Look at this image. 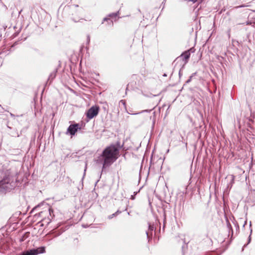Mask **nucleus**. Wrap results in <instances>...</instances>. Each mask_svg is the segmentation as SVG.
<instances>
[{"mask_svg":"<svg viewBox=\"0 0 255 255\" xmlns=\"http://www.w3.org/2000/svg\"><path fill=\"white\" fill-rule=\"evenodd\" d=\"M0 108L3 109L2 107H1V105H0Z\"/></svg>","mask_w":255,"mask_h":255,"instance_id":"obj_21","label":"nucleus"},{"mask_svg":"<svg viewBox=\"0 0 255 255\" xmlns=\"http://www.w3.org/2000/svg\"><path fill=\"white\" fill-rule=\"evenodd\" d=\"M119 13V12H116V13H111L109 15V16L110 17H116L118 13Z\"/></svg>","mask_w":255,"mask_h":255,"instance_id":"obj_9","label":"nucleus"},{"mask_svg":"<svg viewBox=\"0 0 255 255\" xmlns=\"http://www.w3.org/2000/svg\"><path fill=\"white\" fill-rule=\"evenodd\" d=\"M139 113H136V114H139Z\"/></svg>","mask_w":255,"mask_h":255,"instance_id":"obj_22","label":"nucleus"},{"mask_svg":"<svg viewBox=\"0 0 255 255\" xmlns=\"http://www.w3.org/2000/svg\"><path fill=\"white\" fill-rule=\"evenodd\" d=\"M22 11V10H21L19 12V14H20L21 12Z\"/></svg>","mask_w":255,"mask_h":255,"instance_id":"obj_19","label":"nucleus"},{"mask_svg":"<svg viewBox=\"0 0 255 255\" xmlns=\"http://www.w3.org/2000/svg\"><path fill=\"white\" fill-rule=\"evenodd\" d=\"M121 211H119V210H118L116 212H115V213L110 215L108 216V219H112L114 217L117 216L118 214H119V213H121Z\"/></svg>","mask_w":255,"mask_h":255,"instance_id":"obj_8","label":"nucleus"},{"mask_svg":"<svg viewBox=\"0 0 255 255\" xmlns=\"http://www.w3.org/2000/svg\"><path fill=\"white\" fill-rule=\"evenodd\" d=\"M12 187L10 171L9 170L0 171V192H3L9 190Z\"/></svg>","mask_w":255,"mask_h":255,"instance_id":"obj_2","label":"nucleus"},{"mask_svg":"<svg viewBox=\"0 0 255 255\" xmlns=\"http://www.w3.org/2000/svg\"><path fill=\"white\" fill-rule=\"evenodd\" d=\"M188 1H192L193 3H195L197 1V0H187Z\"/></svg>","mask_w":255,"mask_h":255,"instance_id":"obj_12","label":"nucleus"},{"mask_svg":"<svg viewBox=\"0 0 255 255\" xmlns=\"http://www.w3.org/2000/svg\"><path fill=\"white\" fill-rule=\"evenodd\" d=\"M131 199H134V197L132 196Z\"/></svg>","mask_w":255,"mask_h":255,"instance_id":"obj_18","label":"nucleus"},{"mask_svg":"<svg viewBox=\"0 0 255 255\" xmlns=\"http://www.w3.org/2000/svg\"><path fill=\"white\" fill-rule=\"evenodd\" d=\"M99 112V107L98 106H92L87 112V117L89 119H92L98 114Z\"/></svg>","mask_w":255,"mask_h":255,"instance_id":"obj_4","label":"nucleus"},{"mask_svg":"<svg viewBox=\"0 0 255 255\" xmlns=\"http://www.w3.org/2000/svg\"><path fill=\"white\" fill-rule=\"evenodd\" d=\"M73 20L75 21V22H78L79 20H74L73 19Z\"/></svg>","mask_w":255,"mask_h":255,"instance_id":"obj_17","label":"nucleus"},{"mask_svg":"<svg viewBox=\"0 0 255 255\" xmlns=\"http://www.w3.org/2000/svg\"><path fill=\"white\" fill-rule=\"evenodd\" d=\"M192 50V49L191 48L190 50L185 51L181 54V57H182L183 60L184 61L185 63L187 62L188 60L190 58V51Z\"/></svg>","mask_w":255,"mask_h":255,"instance_id":"obj_6","label":"nucleus"},{"mask_svg":"<svg viewBox=\"0 0 255 255\" xmlns=\"http://www.w3.org/2000/svg\"><path fill=\"white\" fill-rule=\"evenodd\" d=\"M52 74H51V75H50V76L49 78H50L51 77H52Z\"/></svg>","mask_w":255,"mask_h":255,"instance_id":"obj_20","label":"nucleus"},{"mask_svg":"<svg viewBox=\"0 0 255 255\" xmlns=\"http://www.w3.org/2000/svg\"><path fill=\"white\" fill-rule=\"evenodd\" d=\"M48 211H49V213L50 215L51 216V215L52 213H53V210H52V209H51V208H49V209H48Z\"/></svg>","mask_w":255,"mask_h":255,"instance_id":"obj_10","label":"nucleus"},{"mask_svg":"<svg viewBox=\"0 0 255 255\" xmlns=\"http://www.w3.org/2000/svg\"><path fill=\"white\" fill-rule=\"evenodd\" d=\"M78 129V125L74 124L71 125L67 128L66 134L69 133L71 135H74L77 131Z\"/></svg>","mask_w":255,"mask_h":255,"instance_id":"obj_5","label":"nucleus"},{"mask_svg":"<svg viewBox=\"0 0 255 255\" xmlns=\"http://www.w3.org/2000/svg\"><path fill=\"white\" fill-rule=\"evenodd\" d=\"M154 227L153 225H151V224H148V231L146 232V234L147 236V238L148 239V241L150 239H151V237H150L149 234H151V236H152V232L154 230Z\"/></svg>","mask_w":255,"mask_h":255,"instance_id":"obj_7","label":"nucleus"},{"mask_svg":"<svg viewBox=\"0 0 255 255\" xmlns=\"http://www.w3.org/2000/svg\"><path fill=\"white\" fill-rule=\"evenodd\" d=\"M110 20V18L105 17V18H104L103 20L104 21H107V20Z\"/></svg>","mask_w":255,"mask_h":255,"instance_id":"obj_14","label":"nucleus"},{"mask_svg":"<svg viewBox=\"0 0 255 255\" xmlns=\"http://www.w3.org/2000/svg\"><path fill=\"white\" fill-rule=\"evenodd\" d=\"M121 148L120 142H117L116 145H111L107 147L98 157L96 162L103 164L102 170L111 166L118 158Z\"/></svg>","mask_w":255,"mask_h":255,"instance_id":"obj_1","label":"nucleus"},{"mask_svg":"<svg viewBox=\"0 0 255 255\" xmlns=\"http://www.w3.org/2000/svg\"><path fill=\"white\" fill-rule=\"evenodd\" d=\"M149 111H150V110H143L141 112V113H143V112H149Z\"/></svg>","mask_w":255,"mask_h":255,"instance_id":"obj_15","label":"nucleus"},{"mask_svg":"<svg viewBox=\"0 0 255 255\" xmlns=\"http://www.w3.org/2000/svg\"><path fill=\"white\" fill-rule=\"evenodd\" d=\"M87 39L88 43H89L90 40V37L89 35H87Z\"/></svg>","mask_w":255,"mask_h":255,"instance_id":"obj_11","label":"nucleus"},{"mask_svg":"<svg viewBox=\"0 0 255 255\" xmlns=\"http://www.w3.org/2000/svg\"><path fill=\"white\" fill-rule=\"evenodd\" d=\"M192 76L190 77V78L186 81L187 83H189L191 81Z\"/></svg>","mask_w":255,"mask_h":255,"instance_id":"obj_13","label":"nucleus"},{"mask_svg":"<svg viewBox=\"0 0 255 255\" xmlns=\"http://www.w3.org/2000/svg\"><path fill=\"white\" fill-rule=\"evenodd\" d=\"M45 252V247H41L37 249H32L17 255H37Z\"/></svg>","mask_w":255,"mask_h":255,"instance_id":"obj_3","label":"nucleus"},{"mask_svg":"<svg viewBox=\"0 0 255 255\" xmlns=\"http://www.w3.org/2000/svg\"><path fill=\"white\" fill-rule=\"evenodd\" d=\"M85 171H86V169L84 170V175L83 176L82 179L84 178V176L85 175Z\"/></svg>","mask_w":255,"mask_h":255,"instance_id":"obj_16","label":"nucleus"}]
</instances>
